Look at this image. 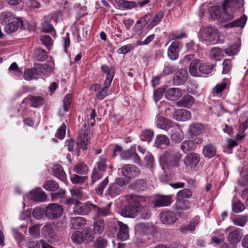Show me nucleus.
<instances>
[{
  "mask_svg": "<svg viewBox=\"0 0 248 248\" xmlns=\"http://www.w3.org/2000/svg\"><path fill=\"white\" fill-rule=\"evenodd\" d=\"M103 72L107 75V78L105 81L108 84L111 83L115 73V69L113 67H109L107 65H103L101 67Z\"/></svg>",
  "mask_w": 248,
  "mask_h": 248,
  "instance_id": "c756f323",
  "label": "nucleus"
},
{
  "mask_svg": "<svg viewBox=\"0 0 248 248\" xmlns=\"http://www.w3.org/2000/svg\"><path fill=\"white\" fill-rule=\"evenodd\" d=\"M83 238L84 243H88L93 241L94 238L93 231L89 228L86 227L83 230Z\"/></svg>",
  "mask_w": 248,
  "mask_h": 248,
  "instance_id": "a19ab883",
  "label": "nucleus"
},
{
  "mask_svg": "<svg viewBox=\"0 0 248 248\" xmlns=\"http://www.w3.org/2000/svg\"><path fill=\"white\" fill-rule=\"evenodd\" d=\"M53 171L54 176L61 180L64 182L66 179L65 173L64 172L62 167L59 165H54L53 168Z\"/></svg>",
  "mask_w": 248,
  "mask_h": 248,
  "instance_id": "c9c22d12",
  "label": "nucleus"
},
{
  "mask_svg": "<svg viewBox=\"0 0 248 248\" xmlns=\"http://www.w3.org/2000/svg\"><path fill=\"white\" fill-rule=\"evenodd\" d=\"M191 191L187 188H185L179 191L176 195V199L186 200L185 199H189L192 196Z\"/></svg>",
  "mask_w": 248,
  "mask_h": 248,
  "instance_id": "de8ad7c7",
  "label": "nucleus"
},
{
  "mask_svg": "<svg viewBox=\"0 0 248 248\" xmlns=\"http://www.w3.org/2000/svg\"><path fill=\"white\" fill-rule=\"evenodd\" d=\"M200 160V155L195 153H188L185 157L184 162L186 167H195Z\"/></svg>",
  "mask_w": 248,
  "mask_h": 248,
  "instance_id": "ddd939ff",
  "label": "nucleus"
},
{
  "mask_svg": "<svg viewBox=\"0 0 248 248\" xmlns=\"http://www.w3.org/2000/svg\"><path fill=\"white\" fill-rule=\"evenodd\" d=\"M137 235L141 236L153 234L157 232V227L150 223H138L135 226Z\"/></svg>",
  "mask_w": 248,
  "mask_h": 248,
  "instance_id": "20e7f679",
  "label": "nucleus"
},
{
  "mask_svg": "<svg viewBox=\"0 0 248 248\" xmlns=\"http://www.w3.org/2000/svg\"><path fill=\"white\" fill-rule=\"evenodd\" d=\"M42 234L46 239H51L54 237V233L51 225L46 224L43 227Z\"/></svg>",
  "mask_w": 248,
  "mask_h": 248,
  "instance_id": "49530a36",
  "label": "nucleus"
},
{
  "mask_svg": "<svg viewBox=\"0 0 248 248\" xmlns=\"http://www.w3.org/2000/svg\"><path fill=\"white\" fill-rule=\"evenodd\" d=\"M205 130V126L201 123H193L191 124L188 130V134L190 139L201 135Z\"/></svg>",
  "mask_w": 248,
  "mask_h": 248,
  "instance_id": "9b49d317",
  "label": "nucleus"
},
{
  "mask_svg": "<svg viewBox=\"0 0 248 248\" xmlns=\"http://www.w3.org/2000/svg\"><path fill=\"white\" fill-rule=\"evenodd\" d=\"M46 193L41 189H37L31 191V199L36 202H44L46 198Z\"/></svg>",
  "mask_w": 248,
  "mask_h": 248,
  "instance_id": "cd10ccee",
  "label": "nucleus"
},
{
  "mask_svg": "<svg viewBox=\"0 0 248 248\" xmlns=\"http://www.w3.org/2000/svg\"><path fill=\"white\" fill-rule=\"evenodd\" d=\"M107 83L104 82V87L101 89L96 94V97L99 100L103 99L106 96L109 94L108 87L110 86L111 83L106 84Z\"/></svg>",
  "mask_w": 248,
  "mask_h": 248,
  "instance_id": "3c124183",
  "label": "nucleus"
},
{
  "mask_svg": "<svg viewBox=\"0 0 248 248\" xmlns=\"http://www.w3.org/2000/svg\"><path fill=\"white\" fill-rule=\"evenodd\" d=\"M86 224V220L82 217H71L70 228L79 229L83 227Z\"/></svg>",
  "mask_w": 248,
  "mask_h": 248,
  "instance_id": "a878e982",
  "label": "nucleus"
},
{
  "mask_svg": "<svg viewBox=\"0 0 248 248\" xmlns=\"http://www.w3.org/2000/svg\"><path fill=\"white\" fill-rule=\"evenodd\" d=\"M233 223L236 226L244 227L248 221V218L246 216H241L232 219Z\"/></svg>",
  "mask_w": 248,
  "mask_h": 248,
  "instance_id": "603ef678",
  "label": "nucleus"
},
{
  "mask_svg": "<svg viewBox=\"0 0 248 248\" xmlns=\"http://www.w3.org/2000/svg\"><path fill=\"white\" fill-rule=\"evenodd\" d=\"M43 187L47 191H56V192L51 194L52 200L62 198L65 194V191L62 189L59 188L58 183L52 180L46 181L43 184Z\"/></svg>",
  "mask_w": 248,
  "mask_h": 248,
  "instance_id": "7ed1b4c3",
  "label": "nucleus"
},
{
  "mask_svg": "<svg viewBox=\"0 0 248 248\" xmlns=\"http://www.w3.org/2000/svg\"><path fill=\"white\" fill-rule=\"evenodd\" d=\"M210 58L215 61H220L224 57L222 49L218 47H214L210 51Z\"/></svg>",
  "mask_w": 248,
  "mask_h": 248,
  "instance_id": "4c0bfd02",
  "label": "nucleus"
},
{
  "mask_svg": "<svg viewBox=\"0 0 248 248\" xmlns=\"http://www.w3.org/2000/svg\"><path fill=\"white\" fill-rule=\"evenodd\" d=\"M63 212L62 206L57 203H49L45 210V215L49 219H55L61 216Z\"/></svg>",
  "mask_w": 248,
  "mask_h": 248,
  "instance_id": "423d86ee",
  "label": "nucleus"
},
{
  "mask_svg": "<svg viewBox=\"0 0 248 248\" xmlns=\"http://www.w3.org/2000/svg\"><path fill=\"white\" fill-rule=\"evenodd\" d=\"M23 26V21L18 18H16L6 24L4 27V30L7 33H12L16 31L19 27L22 28Z\"/></svg>",
  "mask_w": 248,
  "mask_h": 248,
  "instance_id": "4468645a",
  "label": "nucleus"
},
{
  "mask_svg": "<svg viewBox=\"0 0 248 248\" xmlns=\"http://www.w3.org/2000/svg\"><path fill=\"white\" fill-rule=\"evenodd\" d=\"M112 203H109L107 206L102 207H98L96 205L93 208V210L95 212V218L103 217L109 215L110 214V208Z\"/></svg>",
  "mask_w": 248,
  "mask_h": 248,
  "instance_id": "5701e85b",
  "label": "nucleus"
},
{
  "mask_svg": "<svg viewBox=\"0 0 248 248\" xmlns=\"http://www.w3.org/2000/svg\"><path fill=\"white\" fill-rule=\"evenodd\" d=\"M29 99L30 106L33 108L39 107L43 105L44 103V99L41 96H31Z\"/></svg>",
  "mask_w": 248,
  "mask_h": 248,
  "instance_id": "ea45409f",
  "label": "nucleus"
},
{
  "mask_svg": "<svg viewBox=\"0 0 248 248\" xmlns=\"http://www.w3.org/2000/svg\"><path fill=\"white\" fill-rule=\"evenodd\" d=\"M34 66L36 68L37 70L39 71V74L40 73L46 74L48 72H50L52 69L51 66L46 63H34Z\"/></svg>",
  "mask_w": 248,
  "mask_h": 248,
  "instance_id": "79ce46f5",
  "label": "nucleus"
},
{
  "mask_svg": "<svg viewBox=\"0 0 248 248\" xmlns=\"http://www.w3.org/2000/svg\"><path fill=\"white\" fill-rule=\"evenodd\" d=\"M243 236L239 229H236L229 232L227 239L230 244H236L239 243Z\"/></svg>",
  "mask_w": 248,
  "mask_h": 248,
  "instance_id": "412c9836",
  "label": "nucleus"
},
{
  "mask_svg": "<svg viewBox=\"0 0 248 248\" xmlns=\"http://www.w3.org/2000/svg\"><path fill=\"white\" fill-rule=\"evenodd\" d=\"M164 156L172 162L174 165L178 166L182 155L178 151L172 150L166 151L164 154Z\"/></svg>",
  "mask_w": 248,
  "mask_h": 248,
  "instance_id": "a211bd4d",
  "label": "nucleus"
},
{
  "mask_svg": "<svg viewBox=\"0 0 248 248\" xmlns=\"http://www.w3.org/2000/svg\"><path fill=\"white\" fill-rule=\"evenodd\" d=\"M86 177L79 176L77 174H73L70 177L71 181L74 184H81L86 180Z\"/></svg>",
  "mask_w": 248,
  "mask_h": 248,
  "instance_id": "69168bd1",
  "label": "nucleus"
},
{
  "mask_svg": "<svg viewBox=\"0 0 248 248\" xmlns=\"http://www.w3.org/2000/svg\"><path fill=\"white\" fill-rule=\"evenodd\" d=\"M95 207V205L90 202L82 203L79 201L78 204L74 205L73 212L77 215H86L88 214L92 210H93Z\"/></svg>",
  "mask_w": 248,
  "mask_h": 248,
  "instance_id": "0eeeda50",
  "label": "nucleus"
},
{
  "mask_svg": "<svg viewBox=\"0 0 248 248\" xmlns=\"http://www.w3.org/2000/svg\"><path fill=\"white\" fill-rule=\"evenodd\" d=\"M248 126V124L246 122L240 124L239 127V132L237 134L236 138L237 140H241L245 136L244 132L247 129Z\"/></svg>",
  "mask_w": 248,
  "mask_h": 248,
  "instance_id": "e2e57ef3",
  "label": "nucleus"
},
{
  "mask_svg": "<svg viewBox=\"0 0 248 248\" xmlns=\"http://www.w3.org/2000/svg\"><path fill=\"white\" fill-rule=\"evenodd\" d=\"M15 18L14 14L11 12H4L0 15V22L2 24L11 22Z\"/></svg>",
  "mask_w": 248,
  "mask_h": 248,
  "instance_id": "c03bdc74",
  "label": "nucleus"
},
{
  "mask_svg": "<svg viewBox=\"0 0 248 248\" xmlns=\"http://www.w3.org/2000/svg\"><path fill=\"white\" fill-rule=\"evenodd\" d=\"M156 123L158 128L166 131L173 127L175 124L171 120L161 116L157 118Z\"/></svg>",
  "mask_w": 248,
  "mask_h": 248,
  "instance_id": "aec40b11",
  "label": "nucleus"
},
{
  "mask_svg": "<svg viewBox=\"0 0 248 248\" xmlns=\"http://www.w3.org/2000/svg\"><path fill=\"white\" fill-rule=\"evenodd\" d=\"M194 103L193 97L189 94L185 95L178 102V105H180L183 107L189 108Z\"/></svg>",
  "mask_w": 248,
  "mask_h": 248,
  "instance_id": "58836bf2",
  "label": "nucleus"
},
{
  "mask_svg": "<svg viewBox=\"0 0 248 248\" xmlns=\"http://www.w3.org/2000/svg\"><path fill=\"white\" fill-rule=\"evenodd\" d=\"M240 46L238 44H233L224 50L225 53L229 56H232L237 54L239 51Z\"/></svg>",
  "mask_w": 248,
  "mask_h": 248,
  "instance_id": "052dcab7",
  "label": "nucleus"
},
{
  "mask_svg": "<svg viewBox=\"0 0 248 248\" xmlns=\"http://www.w3.org/2000/svg\"><path fill=\"white\" fill-rule=\"evenodd\" d=\"M94 222L93 223V231L95 234H101L105 229V222L103 219L98 218L95 219L94 217Z\"/></svg>",
  "mask_w": 248,
  "mask_h": 248,
  "instance_id": "c85d7f7f",
  "label": "nucleus"
},
{
  "mask_svg": "<svg viewBox=\"0 0 248 248\" xmlns=\"http://www.w3.org/2000/svg\"><path fill=\"white\" fill-rule=\"evenodd\" d=\"M180 48V43L177 41H173L168 49V56L170 59L171 60L177 59Z\"/></svg>",
  "mask_w": 248,
  "mask_h": 248,
  "instance_id": "f8f14e48",
  "label": "nucleus"
},
{
  "mask_svg": "<svg viewBox=\"0 0 248 248\" xmlns=\"http://www.w3.org/2000/svg\"><path fill=\"white\" fill-rule=\"evenodd\" d=\"M152 16L150 14H146L144 16L138 20L136 27L141 31L151 19Z\"/></svg>",
  "mask_w": 248,
  "mask_h": 248,
  "instance_id": "37998d69",
  "label": "nucleus"
},
{
  "mask_svg": "<svg viewBox=\"0 0 248 248\" xmlns=\"http://www.w3.org/2000/svg\"><path fill=\"white\" fill-rule=\"evenodd\" d=\"M199 37L202 41L207 43H221V42L217 40V32L213 28L207 27L201 28L199 32Z\"/></svg>",
  "mask_w": 248,
  "mask_h": 248,
  "instance_id": "f03ea898",
  "label": "nucleus"
},
{
  "mask_svg": "<svg viewBox=\"0 0 248 248\" xmlns=\"http://www.w3.org/2000/svg\"><path fill=\"white\" fill-rule=\"evenodd\" d=\"M196 148V145L191 140H185L180 145V149L184 153L192 152Z\"/></svg>",
  "mask_w": 248,
  "mask_h": 248,
  "instance_id": "72a5a7b5",
  "label": "nucleus"
},
{
  "mask_svg": "<svg viewBox=\"0 0 248 248\" xmlns=\"http://www.w3.org/2000/svg\"><path fill=\"white\" fill-rule=\"evenodd\" d=\"M118 6L123 8L131 9L136 7V2L134 1H127L125 0H119L118 2Z\"/></svg>",
  "mask_w": 248,
  "mask_h": 248,
  "instance_id": "6e6d98bb",
  "label": "nucleus"
},
{
  "mask_svg": "<svg viewBox=\"0 0 248 248\" xmlns=\"http://www.w3.org/2000/svg\"><path fill=\"white\" fill-rule=\"evenodd\" d=\"M202 153L205 157L212 158L216 155V148L211 143L206 144L203 147Z\"/></svg>",
  "mask_w": 248,
  "mask_h": 248,
  "instance_id": "473e14b6",
  "label": "nucleus"
},
{
  "mask_svg": "<svg viewBox=\"0 0 248 248\" xmlns=\"http://www.w3.org/2000/svg\"><path fill=\"white\" fill-rule=\"evenodd\" d=\"M166 98L171 101H174L180 98L182 95V92L179 88H172L168 89L166 93Z\"/></svg>",
  "mask_w": 248,
  "mask_h": 248,
  "instance_id": "b1692460",
  "label": "nucleus"
},
{
  "mask_svg": "<svg viewBox=\"0 0 248 248\" xmlns=\"http://www.w3.org/2000/svg\"><path fill=\"white\" fill-rule=\"evenodd\" d=\"M201 62L198 59H194L190 63L189 66L190 74L193 77H200V68Z\"/></svg>",
  "mask_w": 248,
  "mask_h": 248,
  "instance_id": "393cba45",
  "label": "nucleus"
},
{
  "mask_svg": "<svg viewBox=\"0 0 248 248\" xmlns=\"http://www.w3.org/2000/svg\"><path fill=\"white\" fill-rule=\"evenodd\" d=\"M71 239L74 243L78 244H80L83 242L84 243L83 233L80 231H76L73 233Z\"/></svg>",
  "mask_w": 248,
  "mask_h": 248,
  "instance_id": "5fc2aeb1",
  "label": "nucleus"
},
{
  "mask_svg": "<svg viewBox=\"0 0 248 248\" xmlns=\"http://www.w3.org/2000/svg\"><path fill=\"white\" fill-rule=\"evenodd\" d=\"M153 136V131L147 129L142 132V133L140 136V138L142 141H147L148 143H149L152 140Z\"/></svg>",
  "mask_w": 248,
  "mask_h": 248,
  "instance_id": "13d9d810",
  "label": "nucleus"
},
{
  "mask_svg": "<svg viewBox=\"0 0 248 248\" xmlns=\"http://www.w3.org/2000/svg\"><path fill=\"white\" fill-rule=\"evenodd\" d=\"M117 224L119 228L117 238L123 241L127 240L129 238L128 227L126 224L120 221H117Z\"/></svg>",
  "mask_w": 248,
  "mask_h": 248,
  "instance_id": "4be33fe9",
  "label": "nucleus"
},
{
  "mask_svg": "<svg viewBox=\"0 0 248 248\" xmlns=\"http://www.w3.org/2000/svg\"><path fill=\"white\" fill-rule=\"evenodd\" d=\"M29 231L30 234L33 237H39L40 235V225H36L31 227Z\"/></svg>",
  "mask_w": 248,
  "mask_h": 248,
  "instance_id": "774afa93",
  "label": "nucleus"
},
{
  "mask_svg": "<svg viewBox=\"0 0 248 248\" xmlns=\"http://www.w3.org/2000/svg\"><path fill=\"white\" fill-rule=\"evenodd\" d=\"M73 170L77 173L85 174L88 171V167L84 163L80 162L75 165Z\"/></svg>",
  "mask_w": 248,
  "mask_h": 248,
  "instance_id": "a18cd8bd",
  "label": "nucleus"
},
{
  "mask_svg": "<svg viewBox=\"0 0 248 248\" xmlns=\"http://www.w3.org/2000/svg\"><path fill=\"white\" fill-rule=\"evenodd\" d=\"M184 138V133L181 129L173 131L170 136L171 140L175 142H180Z\"/></svg>",
  "mask_w": 248,
  "mask_h": 248,
  "instance_id": "09e8293b",
  "label": "nucleus"
},
{
  "mask_svg": "<svg viewBox=\"0 0 248 248\" xmlns=\"http://www.w3.org/2000/svg\"><path fill=\"white\" fill-rule=\"evenodd\" d=\"M247 19V17L245 15H243L239 19L230 23L231 26L230 27H239L241 28H243L246 24Z\"/></svg>",
  "mask_w": 248,
  "mask_h": 248,
  "instance_id": "bf43d9fd",
  "label": "nucleus"
},
{
  "mask_svg": "<svg viewBox=\"0 0 248 248\" xmlns=\"http://www.w3.org/2000/svg\"><path fill=\"white\" fill-rule=\"evenodd\" d=\"M188 78V72L186 69L181 68L175 72L173 78V82L175 85L184 84Z\"/></svg>",
  "mask_w": 248,
  "mask_h": 248,
  "instance_id": "9d476101",
  "label": "nucleus"
},
{
  "mask_svg": "<svg viewBox=\"0 0 248 248\" xmlns=\"http://www.w3.org/2000/svg\"><path fill=\"white\" fill-rule=\"evenodd\" d=\"M190 112L185 109H179L174 111L173 118L177 121H186L191 118Z\"/></svg>",
  "mask_w": 248,
  "mask_h": 248,
  "instance_id": "6ab92c4d",
  "label": "nucleus"
},
{
  "mask_svg": "<svg viewBox=\"0 0 248 248\" xmlns=\"http://www.w3.org/2000/svg\"><path fill=\"white\" fill-rule=\"evenodd\" d=\"M170 144V140L168 137L165 135L160 134L156 136L155 145L159 148H164Z\"/></svg>",
  "mask_w": 248,
  "mask_h": 248,
  "instance_id": "bb28decb",
  "label": "nucleus"
},
{
  "mask_svg": "<svg viewBox=\"0 0 248 248\" xmlns=\"http://www.w3.org/2000/svg\"><path fill=\"white\" fill-rule=\"evenodd\" d=\"M223 65V74H227L232 67L231 60L229 59H225L222 63Z\"/></svg>",
  "mask_w": 248,
  "mask_h": 248,
  "instance_id": "0e129e2a",
  "label": "nucleus"
},
{
  "mask_svg": "<svg viewBox=\"0 0 248 248\" xmlns=\"http://www.w3.org/2000/svg\"><path fill=\"white\" fill-rule=\"evenodd\" d=\"M39 71L36 69L35 66L30 69H25L24 73V78L27 80H31L33 79L38 78Z\"/></svg>",
  "mask_w": 248,
  "mask_h": 248,
  "instance_id": "2f4dec72",
  "label": "nucleus"
},
{
  "mask_svg": "<svg viewBox=\"0 0 248 248\" xmlns=\"http://www.w3.org/2000/svg\"><path fill=\"white\" fill-rule=\"evenodd\" d=\"M171 195H158L156 196L153 201L155 207L169 206L171 204Z\"/></svg>",
  "mask_w": 248,
  "mask_h": 248,
  "instance_id": "2eb2a0df",
  "label": "nucleus"
},
{
  "mask_svg": "<svg viewBox=\"0 0 248 248\" xmlns=\"http://www.w3.org/2000/svg\"><path fill=\"white\" fill-rule=\"evenodd\" d=\"M225 237L223 233L220 230L214 231L211 235V241L213 243L219 244L224 240Z\"/></svg>",
  "mask_w": 248,
  "mask_h": 248,
  "instance_id": "e433bc0d",
  "label": "nucleus"
},
{
  "mask_svg": "<svg viewBox=\"0 0 248 248\" xmlns=\"http://www.w3.org/2000/svg\"><path fill=\"white\" fill-rule=\"evenodd\" d=\"M190 206L189 201L176 199L174 208L180 217H185V211L189 210Z\"/></svg>",
  "mask_w": 248,
  "mask_h": 248,
  "instance_id": "6e6552de",
  "label": "nucleus"
},
{
  "mask_svg": "<svg viewBox=\"0 0 248 248\" xmlns=\"http://www.w3.org/2000/svg\"><path fill=\"white\" fill-rule=\"evenodd\" d=\"M164 15V13L162 11H159L154 16L153 19L151 21L149 25H148V28L150 29L153 28L154 27L157 25L159 22L161 21Z\"/></svg>",
  "mask_w": 248,
  "mask_h": 248,
  "instance_id": "864d4df0",
  "label": "nucleus"
},
{
  "mask_svg": "<svg viewBox=\"0 0 248 248\" xmlns=\"http://www.w3.org/2000/svg\"><path fill=\"white\" fill-rule=\"evenodd\" d=\"M216 64H208V63H201L200 68V75L202 74H208L210 73L213 69L215 67Z\"/></svg>",
  "mask_w": 248,
  "mask_h": 248,
  "instance_id": "8fccbe9b",
  "label": "nucleus"
},
{
  "mask_svg": "<svg viewBox=\"0 0 248 248\" xmlns=\"http://www.w3.org/2000/svg\"><path fill=\"white\" fill-rule=\"evenodd\" d=\"M47 58L46 51L42 48H36L33 54V59L36 61H45Z\"/></svg>",
  "mask_w": 248,
  "mask_h": 248,
  "instance_id": "f704fd0d",
  "label": "nucleus"
},
{
  "mask_svg": "<svg viewBox=\"0 0 248 248\" xmlns=\"http://www.w3.org/2000/svg\"><path fill=\"white\" fill-rule=\"evenodd\" d=\"M89 132L85 130L83 134L78 135L77 140L78 149L82 148L83 150L87 149V145L89 143L90 136H88Z\"/></svg>",
  "mask_w": 248,
  "mask_h": 248,
  "instance_id": "f3484780",
  "label": "nucleus"
},
{
  "mask_svg": "<svg viewBox=\"0 0 248 248\" xmlns=\"http://www.w3.org/2000/svg\"><path fill=\"white\" fill-rule=\"evenodd\" d=\"M245 209V205L240 202L234 203L232 204V210L236 213L241 212L244 210Z\"/></svg>",
  "mask_w": 248,
  "mask_h": 248,
  "instance_id": "338daca9",
  "label": "nucleus"
},
{
  "mask_svg": "<svg viewBox=\"0 0 248 248\" xmlns=\"http://www.w3.org/2000/svg\"><path fill=\"white\" fill-rule=\"evenodd\" d=\"M122 148L118 145H115L113 149V156H115L118 154H120V156L122 159H130L131 152L128 150L122 151Z\"/></svg>",
  "mask_w": 248,
  "mask_h": 248,
  "instance_id": "7c9ffc66",
  "label": "nucleus"
},
{
  "mask_svg": "<svg viewBox=\"0 0 248 248\" xmlns=\"http://www.w3.org/2000/svg\"><path fill=\"white\" fill-rule=\"evenodd\" d=\"M40 40L41 41L42 44L48 49H49L50 47L53 45V41L51 38L48 35H41L40 36Z\"/></svg>",
  "mask_w": 248,
  "mask_h": 248,
  "instance_id": "680f3d73",
  "label": "nucleus"
},
{
  "mask_svg": "<svg viewBox=\"0 0 248 248\" xmlns=\"http://www.w3.org/2000/svg\"><path fill=\"white\" fill-rule=\"evenodd\" d=\"M126 184L124 178H116L114 183L109 185L107 191L108 194L112 198L116 197L121 193L123 187Z\"/></svg>",
  "mask_w": 248,
  "mask_h": 248,
  "instance_id": "39448f33",
  "label": "nucleus"
},
{
  "mask_svg": "<svg viewBox=\"0 0 248 248\" xmlns=\"http://www.w3.org/2000/svg\"><path fill=\"white\" fill-rule=\"evenodd\" d=\"M122 173L124 176L131 179L138 176L140 173V170L134 165L126 164L122 168Z\"/></svg>",
  "mask_w": 248,
  "mask_h": 248,
  "instance_id": "1a4fd4ad",
  "label": "nucleus"
},
{
  "mask_svg": "<svg viewBox=\"0 0 248 248\" xmlns=\"http://www.w3.org/2000/svg\"><path fill=\"white\" fill-rule=\"evenodd\" d=\"M141 198L135 195L126 196V201L128 205L124 207L121 211V215L124 217H134L141 210L140 201Z\"/></svg>",
  "mask_w": 248,
  "mask_h": 248,
  "instance_id": "f257e3e1",
  "label": "nucleus"
},
{
  "mask_svg": "<svg viewBox=\"0 0 248 248\" xmlns=\"http://www.w3.org/2000/svg\"><path fill=\"white\" fill-rule=\"evenodd\" d=\"M161 221L166 224H172L176 222L177 217L175 214L170 211H166L162 212L160 215Z\"/></svg>",
  "mask_w": 248,
  "mask_h": 248,
  "instance_id": "dca6fc26",
  "label": "nucleus"
},
{
  "mask_svg": "<svg viewBox=\"0 0 248 248\" xmlns=\"http://www.w3.org/2000/svg\"><path fill=\"white\" fill-rule=\"evenodd\" d=\"M106 155H102L100 156L97 162V169L100 171H104L107 167Z\"/></svg>",
  "mask_w": 248,
  "mask_h": 248,
  "instance_id": "4d7b16f0",
  "label": "nucleus"
}]
</instances>
